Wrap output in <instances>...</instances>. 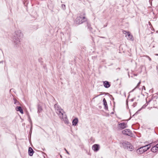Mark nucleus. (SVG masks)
Segmentation results:
<instances>
[{
	"label": "nucleus",
	"mask_w": 158,
	"mask_h": 158,
	"mask_svg": "<svg viewBox=\"0 0 158 158\" xmlns=\"http://www.w3.org/2000/svg\"><path fill=\"white\" fill-rule=\"evenodd\" d=\"M145 148L144 147H140L139 148L137 149L136 150V152L139 154H141L146 151V149L143 148Z\"/></svg>",
	"instance_id": "nucleus-6"
},
{
	"label": "nucleus",
	"mask_w": 158,
	"mask_h": 158,
	"mask_svg": "<svg viewBox=\"0 0 158 158\" xmlns=\"http://www.w3.org/2000/svg\"><path fill=\"white\" fill-rule=\"evenodd\" d=\"M140 83H141V82L140 81L137 84V86H136V87L134 89H133L131 91V92H133L134 90L135 89V88H138L139 87V85L140 84Z\"/></svg>",
	"instance_id": "nucleus-23"
},
{
	"label": "nucleus",
	"mask_w": 158,
	"mask_h": 158,
	"mask_svg": "<svg viewBox=\"0 0 158 158\" xmlns=\"http://www.w3.org/2000/svg\"><path fill=\"white\" fill-rule=\"evenodd\" d=\"M151 150L152 152H155L158 151V149L156 148L154 146L151 149Z\"/></svg>",
	"instance_id": "nucleus-19"
},
{
	"label": "nucleus",
	"mask_w": 158,
	"mask_h": 158,
	"mask_svg": "<svg viewBox=\"0 0 158 158\" xmlns=\"http://www.w3.org/2000/svg\"><path fill=\"white\" fill-rule=\"evenodd\" d=\"M149 58V60L150 61H151V59L150 58L149 56H148Z\"/></svg>",
	"instance_id": "nucleus-32"
},
{
	"label": "nucleus",
	"mask_w": 158,
	"mask_h": 158,
	"mask_svg": "<svg viewBox=\"0 0 158 158\" xmlns=\"http://www.w3.org/2000/svg\"><path fill=\"white\" fill-rule=\"evenodd\" d=\"M143 147H145V148H144L143 149H146V151H147L149 149V148L151 147V146L150 144L147 145H145V146H143Z\"/></svg>",
	"instance_id": "nucleus-20"
},
{
	"label": "nucleus",
	"mask_w": 158,
	"mask_h": 158,
	"mask_svg": "<svg viewBox=\"0 0 158 158\" xmlns=\"http://www.w3.org/2000/svg\"><path fill=\"white\" fill-rule=\"evenodd\" d=\"M87 19L85 16L81 15L77 16L75 19V23L76 24H80L83 23H85L87 21Z\"/></svg>",
	"instance_id": "nucleus-2"
},
{
	"label": "nucleus",
	"mask_w": 158,
	"mask_h": 158,
	"mask_svg": "<svg viewBox=\"0 0 158 158\" xmlns=\"http://www.w3.org/2000/svg\"><path fill=\"white\" fill-rule=\"evenodd\" d=\"M42 110V106L39 105L38 106V113H40Z\"/></svg>",
	"instance_id": "nucleus-18"
},
{
	"label": "nucleus",
	"mask_w": 158,
	"mask_h": 158,
	"mask_svg": "<svg viewBox=\"0 0 158 158\" xmlns=\"http://www.w3.org/2000/svg\"><path fill=\"white\" fill-rule=\"evenodd\" d=\"M92 148L94 151L97 152L98 151L99 149V145L98 144H94L92 146Z\"/></svg>",
	"instance_id": "nucleus-9"
},
{
	"label": "nucleus",
	"mask_w": 158,
	"mask_h": 158,
	"mask_svg": "<svg viewBox=\"0 0 158 158\" xmlns=\"http://www.w3.org/2000/svg\"><path fill=\"white\" fill-rule=\"evenodd\" d=\"M86 24V27L91 32H92L93 28L91 27V25L90 23L87 20L85 22Z\"/></svg>",
	"instance_id": "nucleus-11"
},
{
	"label": "nucleus",
	"mask_w": 158,
	"mask_h": 158,
	"mask_svg": "<svg viewBox=\"0 0 158 158\" xmlns=\"http://www.w3.org/2000/svg\"><path fill=\"white\" fill-rule=\"evenodd\" d=\"M134 98H132V99H131L130 100H131V102H133V101H134Z\"/></svg>",
	"instance_id": "nucleus-29"
},
{
	"label": "nucleus",
	"mask_w": 158,
	"mask_h": 158,
	"mask_svg": "<svg viewBox=\"0 0 158 158\" xmlns=\"http://www.w3.org/2000/svg\"><path fill=\"white\" fill-rule=\"evenodd\" d=\"M34 151L31 147L29 148L28 153L29 155L30 156H32L33 155Z\"/></svg>",
	"instance_id": "nucleus-14"
},
{
	"label": "nucleus",
	"mask_w": 158,
	"mask_h": 158,
	"mask_svg": "<svg viewBox=\"0 0 158 158\" xmlns=\"http://www.w3.org/2000/svg\"><path fill=\"white\" fill-rule=\"evenodd\" d=\"M130 143L126 141H124L123 143V146L124 149H127L129 147V146L130 145Z\"/></svg>",
	"instance_id": "nucleus-10"
},
{
	"label": "nucleus",
	"mask_w": 158,
	"mask_h": 158,
	"mask_svg": "<svg viewBox=\"0 0 158 158\" xmlns=\"http://www.w3.org/2000/svg\"><path fill=\"white\" fill-rule=\"evenodd\" d=\"M154 147L158 149V143L156 144Z\"/></svg>",
	"instance_id": "nucleus-27"
},
{
	"label": "nucleus",
	"mask_w": 158,
	"mask_h": 158,
	"mask_svg": "<svg viewBox=\"0 0 158 158\" xmlns=\"http://www.w3.org/2000/svg\"><path fill=\"white\" fill-rule=\"evenodd\" d=\"M147 105H143L142 107V108L139 109L137 112V113L139 111H140L142 109V108H145L146 106Z\"/></svg>",
	"instance_id": "nucleus-25"
},
{
	"label": "nucleus",
	"mask_w": 158,
	"mask_h": 158,
	"mask_svg": "<svg viewBox=\"0 0 158 158\" xmlns=\"http://www.w3.org/2000/svg\"><path fill=\"white\" fill-rule=\"evenodd\" d=\"M54 107L56 110V113L58 115L61 117L63 116V110L61 108L60 106L57 104H55L54 106Z\"/></svg>",
	"instance_id": "nucleus-3"
},
{
	"label": "nucleus",
	"mask_w": 158,
	"mask_h": 158,
	"mask_svg": "<svg viewBox=\"0 0 158 158\" xmlns=\"http://www.w3.org/2000/svg\"><path fill=\"white\" fill-rule=\"evenodd\" d=\"M61 8L63 10H65V5L64 4H62L61 5Z\"/></svg>",
	"instance_id": "nucleus-24"
},
{
	"label": "nucleus",
	"mask_w": 158,
	"mask_h": 158,
	"mask_svg": "<svg viewBox=\"0 0 158 158\" xmlns=\"http://www.w3.org/2000/svg\"><path fill=\"white\" fill-rule=\"evenodd\" d=\"M103 105L104 106V109L106 110H108V107L107 103L106 101L105 98H104L103 99Z\"/></svg>",
	"instance_id": "nucleus-13"
},
{
	"label": "nucleus",
	"mask_w": 158,
	"mask_h": 158,
	"mask_svg": "<svg viewBox=\"0 0 158 158\" xmlns=\"http://www.w3.org/2000/svg\"><path fill=\"white\" fill-rule=\"evenodd\" d=\"M23 34L20 30L15 31L13 37V40L16 47L19 46L20 44V40L23 37Z\"/></svg>",
	"instance_id": "nucleus-1"
},
{
	"label": "nucleus",
	"mask_w": 158,
	"mask_h": 158,
	"mask_svg": "<svg viewBox=\"0 0 158 158\" xmlns=\"http://www.w3.org/2000/svg\"><path fill=\"white\" fill-rule=\"evenodd\" d=\"M123 33L124 34H126V36L127 37V39L133 41L134 40V38L132 35H131L129 32H127L126 31H124Z\"/></svg>",
	"instance_id": "nucleus-4"
},
{
	"label": "nucleus",
	"mask_w": 158,
	"mask_h": 158,
	"mask_svg": "<svg viewBox=\"0 0 158 158\" xmlns=\"http://www.w3.org/2000/svg\"><path fill=\"white\" fill-rule=\"evenodd\" d=\"M122 133L123 134L128 136H130L132 134L131 131L129 129H126L122 131Z\"/></svg>",
	"instance_id": "nucleus-7"
},
{
	"label": "nucleus",
	"mask_w": 158,
	"mask_h": 158,
	"mask_svg": "<svg viewBox=\"0 0 158 158\" xmlns=\"http://www.w3.org/2000/svg\"><path fill=\"white\" fill-rule=\"evenodd\" d=\"M107 26V25H104V27H106Z\"/></svg>",
	"instance_id": "nucleus-33"
},
{
	"label": "nucleus",
	"mask_w": 158,
	"mask_h": 158,
	"mask_svg": "<svg viewBox=\"0 0 158 158\" xmlns=\"http://www.w3.org/2000/svg\"><path fill=\"white\" fill-rule=\"evenodd\" d=\"M154 156L153 154H150L147 155L146 158H153Z\"/></svg>",
	"instance_id": "nucleus-21"
},
{
	"label": "nucleus",
	"mask_w": 158,
	"mask_h": 158,
	"mask_svg": "<svg viewBox=\"0 0 158 158\" xmlns=\"http://www.w3.org/2000/svg\"><path fill=\"white\" fill-rule=\"evenodd\" d=\"M78 119L77 118H75L72 121V125L73 126H75L78 123Z\"/></svg>",
	"instance_id": "nucleus-16"
},
{
	"label": "nucleus",
	"mask_w": 158,
	"mask_h": 158,
	"mask_svg": "<svg viewBox=\"0 0 158 158\" xmlns=\"http://www.w3.org/2000/svg\"><path fill=\"white\" fill-rule=\"evenodd\" d=\"M126 103H127H127H128V101L127 100L126 101Z\"/></svg>",
	"instance_id": "nucleus-36"
},
{
	"label": "nucleus",
	"mask_w": 158,
	"mask_h": 158,
	"mask_svg": "<svg viewBox=\"0 0 158 158\" xmlns=\"http://www.w3.org/2000/svg\"><path fill=\"white\" fill-rule=\"evenodd\" d=\"M64 150H65V151H66V153L68 154H69V152L66 150V149L65 148H64Z\"/></svg>",
	"instance_id": "nucleus-28"
},
{
	"label": "nucleus",
	"mask_w": 158,
	"mask_h": 158,
	"mask_svg": "<svg viewBox=\"0 0 158 158\" xmlns=\"http://www.w3.org/2000/svg\"><path fill=\"white\" fill-rule=\"evenodd\" d=\"M156 56H158V54H156Z\"/></svg>",
	"instance_id": "nucleus-35"
},
{
	"label": "nucleus",
	"mask_w": 158,
	"mask_h": 158,
	"mask_svg": "<svg viewBox=\"0 0 158 158\" xmlns=\"http://www.w3.org/2000/svg\"><path fill=\"white\" fill-rule=\"evenodd\" d=\"M59 116L60 117V118L65 123L68 124L69 123L67 116L66 114H64L63 113V116H62L61 117L60 116Z\"/></svg>",
	"instance_id": "nucleus-5"
},
{
	"label": "nucleus",
	"mask_w": 158,
	"mask_h": 158,
	"mask_svg": "<svg viewBox=\"0 0 158 158\" xmlns=\"http://www.w3.org/2000/svg\"><path fill=\"white\" fill-rule=\"evenodd\" d=\"M99 95H98L97 97V96H99Z\"/></svg>",
	"instance_id": "nucleus-37"
},
{
	"label": "nucleus",
	"mask_w": 158,
	"mask_h": 158,
	"mask_svg": "<svg viewBox=\"0 0 158 158\" xmlns=\"http://www.w3.org/2000/svg\"><path fill=\"white\" fill-rule=\"evenodd\" d=\"M143 89L145 90V87L144 86H143V87L142 88V89Z\"/></svg>",
	"instance_id": "nucleus-30"
},
{
	"label": "nucleus",
	"mask_w": 158,
	"mask_h": 158,
	"mask_svg": "<svg viewBox=\"0 0 158 158\" xmlns=\"http://www.w3.org/2000/svg\"><path fill=\"white\" fill-rule=\"evenodd\" d=\"M3 63V61H0V64L1 63Z\"/></svg>",
	"instance_id": "nucleus-31"
},
{
	"label": "nucleus",
	"mask_w": 158,
	"mask_h": 158,
	"mask_svg": "<svg viewBox=\"0 0 158 158\" xmlns=\"http://www.w3.org/2000/svg\"><path fill=\"white\" fill-rule=\"evenodd\" d=\"M103 83L104 87L106 88H108L110 86V82L107 81H104L103 82Z\"/></svg>",
	"instance_id": "nucleus-12"
},
{
	"label": "nucleus",
	"mask_w": 158,
	"mask_h": 158,
	"mask_svg": "<svg viewBox=\"0 0 158 158\" xmlns=\"http://www.w3.org/2000/svg\"><path fill=\"white\" fill-rule=\"evenodd\" d=\"M127 127V124L124 122L118 124V127L120 130H122L126 128Z\"/></svg>",
	"instance_id": "nucleus-8"
},
{
	"label": "nucleus",
	"mask_w": 158,
	"mask_h": 158,
	"mask_svg": "<svg viewBox=\"0 0 158 158\" xmlns=\"http://www.w3.org/2000/svg\"><path fill=\"white\" fill-rule=\"evenodd\" d=\"M129 146V147L127 149L128 151H131L134 149V148L133 146L130 143V145Z\"/></svg>",
	"instance_id": "nucleus-17"
},
{
	"label": "nucleus",
	"mask_w": 158,
	"mask_h": 158,
	"mask_svg": "<svg viewBox=\"0 0 158 158\" xmlns=\"http://www.w3.org/2000/svg\"><path fill=\"white\" fill-rule=\"evenodd\" d=\"M113 100H114V98H113Z\"/></svg>",
	"instance_id": "nucleus-38"
},
{
	"label": "nucleus",
	"mask_w": 158,
	"mask_h": 158,
	"mask_svg": "<svg viewBox=\"0 0 158 158\" xmlns=\"http://www.w3.org/2000/svg\"><path fill=\"white\" fill-rule=\"evenodd\" d=\"M101 37V38H105V37Z\"/></svg>",
	"instance_id": "nucleus-34"
},
{
	"label": "nucleus",
	"mask_w": 158,
	"mask_h": 158,
	"mask_svg": "<svg viewBox=\"0 0 158 158\" xmlns=\"http://www.w3.org/2000/svg\"><path fill=\"white\" fill-rule=\"evenodd\" d=\"M136 105H137V103L136 102H135L133 104L132 106L134 107H135L136 106Z\"/></svg>",
	"instance_id": "nucleus-26"
},
{
	"label": "nucleus",
	"mask_w": 158,
	"mask_h": 158,
	"mask_svg": "<svg viewBox=\"0 0 158 158\" xmlns=\"http://www.w3.org/2000/svg\"><path fill=\"white\" fill-rule=\"evenodd\" d=\"M13 100H14V103L15 104H16V105H18L19 104V102L17 101V100L15 98H14L13 99Z\"/></svg>",
	"instance_id": "nucleus-22"
},
{
	"label": "nucleus",
	"mask_w": 158,
	"mask_h": 158,
	"mask_svg": "<svg viewBox=\"0 0 158 158\" xmlns=\"http://www.w3.org/2000/svg\"><path fill=\"white\" fill-rule=\"evenodd\" d=\"M15 110L17 111H19L20 112V113L21 114H23V110L21 107L20 106H17L15 108Z\"/></svg>",
	"instance_id": "nucleus-15"
}]
</instances>
